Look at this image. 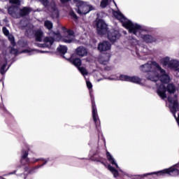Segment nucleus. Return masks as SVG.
Masks as SVG:
<instances>
[{
	"label": "nucleus",
	"instance_id": "32",
	"mask_svg": "<svg viewBox=\"0 0 179 179\" xmlns=\"http://www.w3.org/2000/svg\"><path fill=\"white\" fill-rule=\"evenodd\" d=\"M6 37H8L11 45H13V47H15V45H16V43H15V37L13 36V35L8 34Z\"/></svg>",
	"mask_w": 179,
	"mask_h": 179
},
{
	"label": "nucleus",
	"instance_id": "10",
	"mask_svg": "<svg viewBox=\"0 0 179 179\" xmlns=\"http://www.w3.org/2000/svg\"><path fill=\"white\" fill-rule=\"evenodd\" d=\"M127 43L130 45L131 48L135 49L137 57L141 55L139 50L141 51V53L145 54V55H148V48L140 45L139 41L136 40L134 36H129L127 39Z\"/></svg>",
	"mask_w": 179,
	"mask_h": 179
},
{
	"label": "nucleus",
	"instance_id": "24",
	"mask_svg": "<svg viewBox=\"0 0 179 179\" xmlns=\"http://www.w3.org/2000/svg\"><path fill=\"white\" fill-rule=\"evenodd\" d=\"M57 50L59 54H62L63 58H65L64 55L68 52V47L60 45L59 47L57 48Z\"/></svg>",
	"mask_w": 179,
	"mask_h": 179
},
{
	"label": "nucleus",
	"instance_id": "5",
	"mask_svg": "<svg viewBox=\"0 0 179 179\" xmlns=\"http://www.w3.org/2000/svg\"><path fill=\"white\" fill-rule=\"evenodd\" d=\"M147 176H151L150 179L162 178V177H166V176L176 177V176H179V162L171 166L169 169H166L157 172L144 174L143 177H146Z\"/></svg>",
	"mask_w": 179,
	"mask_h": 179
},
{
	"label": "nucleus",
	"instance_id": "28",
	"mask_svg": "<svg viewBox=\"0 0 179 179\" xmlns=\"http://www.w3.org/2000/svg\"><path fill=\"white\" fill-rule=\"evenodd\" d=\"M108 169L109 171L112 173V174H113L115 178H117V177H118V171H117L115 168L113 167V166L108 165Z\"/></svg>",
	"mask_w": 179,
	"mask_h": 179
},
{
	"label": "nucleus",
	"instance_id": "40",
	"mask_svg": "<svg viewBox=\"0 0 179 179\" xmlns=\"http://www.w3.org/2000/svg\"><path fill=\"white\" fill-rule=\"evenodd\" d=\"M41 8H37L36 10H34V12L36 13V12H41Z\"/></svg>",
	"mask_w": 179,
	"mask_h": 179
},
{
	"label": "nucleus",
	"instance_id": "18",
	"mask_svg": "<svg viewBox=\"0 0 179 179\" xmlns=\"http://www.w3.org/2000/svg\"><path fill=\"white\" fill-rule=\"evenodd\" d=\"M76 54L78 57H86L87 55V49L83 46H80L76 49Z\"/></svg>",
	"mask_w": 179,
	"mask_h": 179
},
{
	"label": "nucleus",
	"instance_id": "33",
	"mask_svg": "<svg viewBox=\"0 0 179 179\" xmlns=\"http://www.w3.org/2000/svg\"><path fill=\"white\" fill-rule=\"evenodd\" d=\"M162 62L164 65V66H169V64H170V57H166L162 59Z\"/></svg>",
	"mask_w": 179,
	"mask_h": 179
},
{
	"label": "nucleus",
	"instance_id": "20",
	"mask_svg": "<svg viewBox=\"0 0 179 179\" xmlns=\"http://www.w3.org/2000/svg\"><path fill=\"white\" fill-rule=\"evenodd\" d=\"M51 17H52V19H58V17H59V10H58V7H57V5L54 3V5L51 6Z\"/></svg>",
	"mask_w": 179,
	"mask_h": 179
},
{
	"label": "nucleus",
	"instance_id": "29",
	"mask_svg": "<svg viewBox=\"0 0 179 179\" xmlns=\"http://www.w3.org/2000/svg\"><path fill=\"white\" fill-rule=\"evenodd\" d=\"M104 58L105 59H99V62L100 64H102V65H107V63L110 61V55H106Z\"/></svg>",
	"mask_w": 179,
	"mask_h": 179
},
{
	"label": "nucleus",
	"instance_id": "36",
	"mask_svg": "<svg viewBox=\"0 0 179 179\" xmlns=\"http://www.w3.org/2000/svg\"><path fill=\"white\" fill-rule=\"evenodd\" d=\"M23 52L24 54H28V55H33V50L30 49H24Z\"/></svg>",
	"mask_w": 179,
	"mask_h": 179
},
{
	"label": "nucleus",
	"instance_id": "42",
	"mask_svg": "<svg viewBox=\"0 0 179 179\" xmlns=\"http://www.w3.org/2000/svg\"><path fill=\"white\" fill-rule=\"evenodd\" d=\"M15 171L13 172V173H10L9 175H10V174H15Z\"/></svg>",
	"mask_w": 179,
	"mask_h": 179
},
{
	"label": "nucleus",
	"instance_id": "22",
	"mask_svg": "<svg viewBox=\"0 0 179 179\" xmlns=\"http://www.w3.org/2000/svg\"><path fill=\"white\" fill-rule=\"evenodd\" d=\"M179 62L177 60H171L168 68H170V69H176V71H178L179 72Z\"/></svg>",
	"mask_w": 179,
	"mask_h": 179
},
{
	"label": "nucleus",
	"instance_id": "43",
	"mask_svg": "<svg viewBox=\"0 0 179 179\" xmlns=\"http://www.w3.org/2000/svg\"><path fill=\"white\" fill-rule=\"evenodd\" d=\"M41 52L44 53V52H48L41 51Z\"/></svg>",
	"mask_w": 179,
	"mask_h": 179
},
{
	"label": "nucleus",
	"instance_id": "9",
	"mask_svg": "<svg viewBox=\"0 0 179 179\" xmlns=\"http://www.w3.org/2000/svg\"><path fill=\"white\" fill-rule=\"evenodd\" d=\"M50 36H46L43 39V44H38V47H42L43 48H51V45L54 44V41H58L61 40V34L59 32L51 31L50 34Z\"/></svg>",
	"mask_w": 179,
	"mask_h": 179
},
{
	"label": "nucleus",
	"instance_id": "12",
	"mask_svg": "<svg viewBox=\"0 0 179 179\" xmlns=\"http://www.w3.org/2000/svg\"><path fill=\"white\" fill-rule=\"evenodd\" d=\"M41 160L42 162H44L42 165H39L37 166H35L34 168H29V166H25L24 168V176H29V174H34V173H37V171L38 169H41V167H43V166H45V164H47L48 162L50 161V158H48L47 159H44L43 158L39 159H35L33 158V163H37V162H40Z\"/></svg>",
	"mask_w": 179,
	"mask_h": 179
},
{
	"label": "nucleus",
	"instance_id": "21",
	"mask_svg": "<svg viewBox=\"0 0 179 179\" xmlns=\"http://www.w3.org/2000/svg\"><path fill=\"white\" fill-rule=\"evenodd\" d=\"M34 27L30 23H27L26 26L24 25V30H26L25 36L33 34V33H34Z\"/></svg>",
	"mask_w": 179,
	"mask_h": 179
},
{
	"label": "nucleus",
	"instance_id": "44",
	"mask_svg": "<svg viewBox=\"0 0 179 179\" xmlns=\"http://www.w3.org/2000/svg\"><path fill=\"white\" fill-rule=\"evenodd\" d=\"M104 143H106V140H103Z\"/></svg>",
	"mask_w": 179,
	"mask_h": 179
},
{
	"label": "nucleus",
	"instance_id": "46",
	"mask_svg": "<svg viewBox=\"0 0 179 179\" xmlns=\"http://www.w3.org/2000/svg\"><path fill=\"white\" fill-rule=\"evenodd\" d=\"M2 85H3V83H2Z\"/></svg>",
	"mask_w": 179,
	"mask_h": 179
},
{
	"label": "nucleus",
	"instance_id": "27",
	"mask_svg": "<svg viewBox=\"0 0 179 179\" xmlns=\"http://www.w3.org/2000/svg\"><path fill=\"white\" fill-rule=\"evenodd\" d=\"M44 27L45 29H48V30H52V27H54V24H52V22L46 20L44 22Z\"/></svg>",
	"mask_w": 179,
	"mask_h": 179
},
{
	"label": "nucleus",
	"instance_id": "2",
	"mask_svg": "<svg viewBox=\"0 0 179 179\" xmlns=\"http://www.w3.org/2000/svg\"><path fill=\"white\" fill-rule=\"evenodd\" d=\"M140 71L148 73L146 78L151 82H157L159 79V71L164 72V69H162L160 65L156 62H148L145 64L140 66Z\"/></svg>",
	"mask_w": 179,
	"mask_h": 179
},
{
	"label": "nucleus",
	"instance_id": "31",
	"mask_svg": "<svg viewBox=\"0 0 179 179\" xmlns=\"http://www.w3.org/2000/svg\"><path fill=\"white\" fill-rule=\"evenodd\" d=\"M78 71L80 72L82 75L85 76H87L89 75V72H87V70L85 67H78Z\"/></svg>",
	"mask_w": 179,
	"mask_h": 179
},
{
	"label": "nucleus",
	"instance_id": "7",
	"mask_svg": "<svg viewBox=\"0 0 179 179\" xmlns=\"http://www.w3.org/2000/svg\"><path fill=\"white\" fill-rule=\"evenodd\" d=\"M87 87L90 92V96L92 102V111L93 121L96 125L97 131H100V119L99 118V114L97 113V107H96V103L94 102V95H93V84L90 81L86 80Z\"/></svg>",
	"mask_w": 179,
	"mask_h": 179
},
{
	"label": "nucleus",
	"instance_id": "26",
	"mask_svg": "<svg viewBox=\"0 0 179 179\" xmlns=\"http://www.w3.org/2000/svg\"><path fill=\"white\" fill-rule=\"evenodd\" d=\"M112 0H102L101 1V8H106L107 6L108 5V3H110V2H111ZM113 1V3L115 4V6H117V3H115V1L114 0Z\"/></svg>",
	"mask_w": 179,
	"mask_h": 179
},
{
	"label": "nucleus",
	"instance_id": "16",
	"mask_svg": "<svg viewBox=\"0 0 179 179\" xmlns=\"http://www.w3.org/2000/svg\"><path fill=\"white\" fill-rule=\"evenodd\" d=\"M29 152H30V145L27 143H24V155H23V162L26 164L30 163V159L27 157L29 156Z\"/></svg>",
	"mask_w": 179,
	"mask_h": 179
},
{
	"label": "nucleus",
	"instance_id": "38",
	"mask_svg": "<svg viewBox=\"0 0 179 179\" xmlns=\"http://www.w3.org/2000/svg\"><path fill=\"white\" fill-rule=\"evenodd\" d=\"M62 5H63V6H66V5H68V3H69V1H71V0H59Z\"/></svg>",
	"mask_w": 179,
	"mask_h": 179
},
{
	"label": "nucleus",
	"instance_id": "30",
	"mask_svg": "<svg viewBox=\"0 0 179 179\" xmlns=\"http://www.w3.org/2000/svg\"><path fill=\"white\" fill-rule=\"evenodd\" d=\"M31 12H33L32 8L23 7V16H27Z\"/></svg>",
	"mask_w": 179,
	"mask_h": 179
},
{
	"label": "nucleus",
	"instance_id": "19",
	"mask_svg": "<svg viewBox=\"0 0 179 179\" xmlns=\"http://www.w3.org/2000/svg\"><path fill=\"white\" fill-rule=\"evenodd\" d=\"M90 160H92V162H100V163H101L102 164H103L104 163H103V162H101V160H103V158L100 156H99V155H97L96 152H93L92 150H91L90 152Z\"/></svg>",
	"mask_w": 179,
	"mask_h": 179
},
{
	"label": "nucleus",
	"instance_id": "25",
	"mask_svg": "<svg viewBox=\"0 0 179 179\" xmlns=\"http://www.w3.org/2000/svg\"><path fill=\"white\" fill-rule=\"evenodd\" d=\"M43 37H44V33L41 29H38L35 31V38L36 41H43Z\"/></svg>",
	"mask_w": 179,
	"mask_h": 179
},
{
	"label": "nucleus",
	"instance_id": "14",
	"mask_svg": "<svg viewBox=\"0 0 179 179\" xmlns=\"http://www.w3.org/2000/svg\"><path fill=\"white\" fill-rule=\"evenodd\" d=\"M98 50L100 52H106L111 50V44L107 41H104L98 45Z\"/></svg>",
	"mask_w": 179,
	"mask_h": 179
},
{
	"label": "nucleus",
	"instance_id": "39",
	"mask_svg": "<svg viewBox=\"0 0 179 179\" xmlns=\"http://www.w3.org/2000/svg\"><path fill=\"white\" fill-rule=\"evenodd\" d=\"M117 179H134V178H132V176H131L129 175L124 174L122 178H119Z\"/></svg>",
	"mask_w": 179,
	"mask_h": 179
},
{
	"label": "nucleus",
	"instance_id": "45",
	"mask_svg": "<svg viewBox=\"0 0 179 179\" xmlns=\"http://www.w3.org/2000/svg\"><path fill=\"white\" fill-rule=\"evenodd\" d=\"M22 159H23V155L21 156Z\"/></svg>",
	"mask_w": 179,
	"mask_h": 179
},
{
	"label": "nucleus",
	"instance_id": "35",
	"mask_svg": "<svg viewBox=\"0 0 179 179\" xmlns=\"http://www.w3.org/2000/svg\"><path fill=\"white\" fill-rule=\"evenodd\" d=\"M69 15L71 16V19H73L74 20H78V15H76L75 11L71 10L69 12Z\"/></svg>",
	"mask_w": 179,
	"mask_h": 179
},
{
	"label": "nucleus",
	"instance_id": "11",
	"mask_svg": "<svg viewBox=\"0 0 179 179\" xmlns=\"http://www.w3.org/2000/svg\"><path fill=\"white\" fill-rule=\"evenodd\" d=\"M74 3L76 6V12L80 16H83V15H87L90 10H94V8L92 6L87 5L83 1L80 0H73Z\"/></svg>",
	"mask_w": 179,
	"mask_h": 179
},
{
	"label": "nucleus",
	"instance_id": "37",
	"mask_svg": "<svg viewBox=\"0 0 179 179\" xmlns=\"http://www.w3.org/2000/svg\"><path fill=\"white\" fill-rule=\"evenodd\" d=\"M2 31H3V34L6 35V36H9V30L6 27H3L2 28Z\"/></svg>",
	"mask_w": 179,
	"mask_h": 179
},
{
	"label": "nucleus",
	"instance_id": "13",
	"mask_svg": "<svg viewBox=\"0 0 179 179\" xmlns=\"http://www.w3.org/2000/svg\"><path fill=\"white\" fill-rule=\"evenodd\" d=\"M120 80H125L126 82H131L132 83H137V85H141V82H142V79L135 76H129L127 75H120Z\"/></svg>",
	"mask_w": 179,
	"mask_h": 179
},
{
	"label": "nucleus",
	"instance_id": "41",
	"mask_svg": "<svg viewBox=\"0 0 179 179\" xmlns=\"http://www.w3.org/2000/svg\"><path fill=\"white\" fill-rule=\"evenodd\" d=\"M105 69H106V71H110V68H109V67H106Z\"/></svg>",
	"mask_w": 179,
	"mask_h": 179
},
{
	"label": "nucleus",
	"instance_id": "3",
	"mask_svg": "<svg viewBox=\"0 0 179 179\" xmlns=\"http://www.w3.org/2000/svg\"><path fill=\"white\" fill-rule=\"evenodd\" d=\"M96 31L99 36L107 34V38L110 43H115V41L120 40L121 37V34H120L118 30H108V26L106 24V22L101 19L96 21Z\"/></svg>",
	"mask_w": 179,
	"mask_h": 179
},
{
	"label": "nucleus",
	"instance_id": "8",
	"mask_svg": "<svg viewBox=\"0 0 179 179\" xmlns=\"http://www.w3.org/2000/svg\"><path fill=\"white\" fill-rule=\"evenodd\" d=\"M13 6L8 8V15H10L14 19H20L23 17V9L20 8V0H9Z\"/></svg>",
	"mask_w": 179,
	"mask_h": 179
},
{
	"label": "nucleus",
	"instance_id": "34",
	"mask_svg": "<svg viewBox=\"0 0 179 179\" xmlns=\"http://www.w3.org/2000/svg\"><path fill=\"white\" fill-rule=\"evenodd\" d=\"M38 1L45 8H47V6L50 5V0H38Z\"/></svg>",
	"mask_w": 179,
	"mask_h": 179
},
{
	"label": "nucleus",
	"instance_id": "4",
	"mask_svg": "<svg viewBox=\"0 0 179 179\" xmlns=\"http://www.w3.org/2000/svg\"><path fill=\"white\" fill-rule=\"evenodd\" d=\"M160 72L161 76L159 74V79L157 81H154V84L157 86V93L162 99H167V95H166V86L164 85L170 82V76L169 74L166 73V70H164V72L158 71Z\"/></svg>",
	"mask_w": 179,
	"mask_h": 179
},
{
	"label": "nucleus",
	"instance_id": "15",
	"mask_svg": "<svg viewBox=\"0 0 179 179\" xmlns=\"http://www.w3.org/2000/svg\"><path fill=\"white\" fill-rule=\"evenodd\" d=\"M73 38H75V35L73 33V31L69 30L66 31L65 36L62 38L63 43H66L68 44L71 43L72 41H73Z\"/></svg>",
	"mask_w": 179,
	"mask_h": 179
},
{
	"label": "nucleus",
	"instance_id": "6",
	"mask_svg": "<svg viewBox=\"0 0 179 179\" xmlns=\"http://www.w3.org/2000/svg\"><path fill=\"white\" fill-rule=\"evenodd\" d=\"M8 50L10 51L9 53L0 55V73L1 75H5L6 71L9 69L10 65L8 66V62H10L13 59V55H17L18 51L17 49L10 47Z\"/></svg>",
	"mask_w": 179,
	"mask_h": 179
},
{
	"label": "nucleus",
	"instance_id": "17",
	"mask_svg": "<svg viewBox=\"0 0 179 179\" xmlns=\"http://www.w3.org/2000/svg\"><path fill=\"white\" fill-rule=\"evenodd\" d=\"M106 157L110 164H112L113 166H115L118 171L122 173V170H121L120 169V166H118V164H117V162H115V159H114V157H113V155H111V154L108 151L106 152Z\"/></svg>",
	"mask_w": 179,
	"mask_h": 179
},
{
	"label": "nucleus",
	"instance_id": "23",
	"mask_svg": "<svg viewBox=\"0 0 179 179\" xmlns=\"http://www.w3.org/2000/svg\"><path fill=\"white\" fill-rule=\"evenodd\" d=\"M69 61L73 65L78 68V69L80 68V65H82V60L80 58H71Z\"/></svg>",
	"mask_w": 179,
	"mask_h": 179
},
{
	"label": "nucleus",
	"instance_id": "1",
	"mask_svg": "<svg viewBox=\"0 0 179 179\" xmlns=\"http://www.w3.org/2000/svg\"><path fill=\"white\" fill-rule=\"evenodd\" d=\"M114 16L117 20H120L123 27L127 29L129 33L134 34V36H136L138 38H141L145 43H160V41H162V39L159 37H154L150 34H143V30L146 29L142 28V26L140 24L134 23L132 21L128 20L121 12H115Z\"/></svg>",
	"mask_w": 179,
	"mask_h": 179
}]
</instances>
